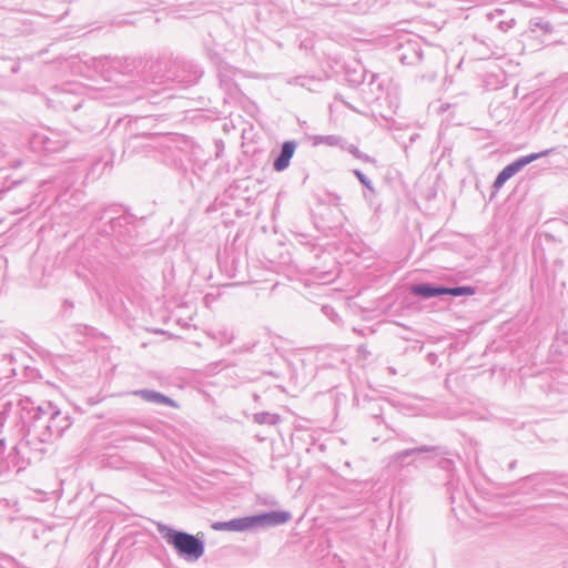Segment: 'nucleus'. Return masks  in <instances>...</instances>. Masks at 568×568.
<instances>
[{
	"instance_id": "obj_7",
	"label": "nucleus",
	"mask_w": 568,
	"mask_h": 568,
	"mask_svg": "<svg viewBox=\"0 0 568 568\" xmlns=\"http://www.w3.org/2000/svg\"><path fill=\"white\" fill-rule=\"evenodd\" d=\"M475 293L474 288L470 286H462V287H455V288H445L444 294H450L454 296L459 295H473Z\"/></svg>"
},
{
	"instance_id": "obj_6",
	"label": "nucleus",
	"mask_w": 568,
	"mask_h": 568,
	"mask_svg": "<svg viewBox=\"0 0 568 568\" xmlns=\"http://www.w3.org/2000/svg\"><path fill=\"white\" fill-rule=\"evenodd\" d=\"M254 528L253 516L231 520V531H244Z\"/></svg>"
},
{
	"instance_id": "obj_9",
	"label": "nucleus",
	"mask_w": 568,
	"mask_h": 568,
	"mask_svg": "<svg viewBox=\"0 0 568 568\" xmlns=\"http://www.w3.org/2000/svg\"><path fill=\"white\" fill-rule=\"evenodd\" d=\"M212 528L214 530H226V531H231V520L230 521H220V523H214L212 525Z\"/></svg>"
},
{
	"instance_id": "obj_3",
	"label": "nucleus",
	"mask_w": 568,
	"mask_h": 568,
	"mask_svg": "<svg viewBox=\"0 0 568 568\" xmlns=\"http://www.w3.org/2000/svg\"><path fill=\"white\" fill-rule=\"evenodd\" d=\"M291 515L286 511H272L253 516L254 528L260 526H276L288 521Z\"/></svg>"
},
{
	"instance_id": "obj_8",
	"label": "nucleus",
	"mask_w": 568,
	"mask_h": 568,
	"mask_svg": "<svg viewBox=\"0 0 568 568\" xmlns=\"http://www.w3.org/2000/svg\"><path fill=\"white\" fill-rule=\"evenodd\" d=\"M141 395L144 399L150 400V402H158V403H164V404H168L170 402L166 397H164L163 395H161L159 393L141 392Z\"/></svg>"
},
{
	"instance_id": "obj_4",
	"label": "nucleus",
	"mask_w": 568,
	"mask_h": 568,
	"mask_svg": "<svg viewBox=\"0 0 568 568\" xmlns=\"http://www.w3.org/2000/svg\"><path fill=\"white\" fill-rule=\"evenodd\" d=\"M294 152H295V144L291 141L285 142L282 145V151H281L280 156L274 161V169L276 171L285 170L288 166L290 160L292 159Z\"/></svg>"
},
{
	"instance_id": "obj_2",
	"label": "nucleus",
	"mask_w": 568,
	"mask_h": 568,
	"mask_svg": "<svg viewBox=\"0 0 568 568\" xmlns=\"http://www.w3.org/2000/svg\"><path fill=\"white\" fill-rule=\"evenodd\" d=\"M549 151H544L540 153H532L527 156H523L518 159L517 161L510 163L509 165L505 166L503 171L497 175L495 181V186L500 187L507 180H509L513 175H515L518 171H520L525 165L529 164L530 162L547 155Z\"/></svg>"
},
{
	"instance_id": "obj_5",
	"label": "nucleus",
	"mask_w": 568,
	"mask_h": 568,
	"mask_svg": "<svg viewBox=\"0 0 568 568\" xmlns=\"http://www.w3.org/2000/svg\"><path fill=\"white\" fill-rule=\"evenodd\" d=\"M412 292L415 295H419L423 297H432L436 295H444L445 287L435 288L428 285H415L412 287Z\"/></svg>"
},
{
	"instance_id": "obj_1",
	"label": "nucleus",
	"mask_w": 568,
	"mask_h": 568,
	"mask_svg": "<svg viewBox=\"0 0 568 568\" xmlns=\"http://www.w3.org/2000/svg\"><path fill=\"white\" fill-rule=\"evenodd\" d=\"M171 544L182 556L196 560L204 554V545L195 536L182 531H173L168 535Z\"/></svg>"
}]
</instances>
